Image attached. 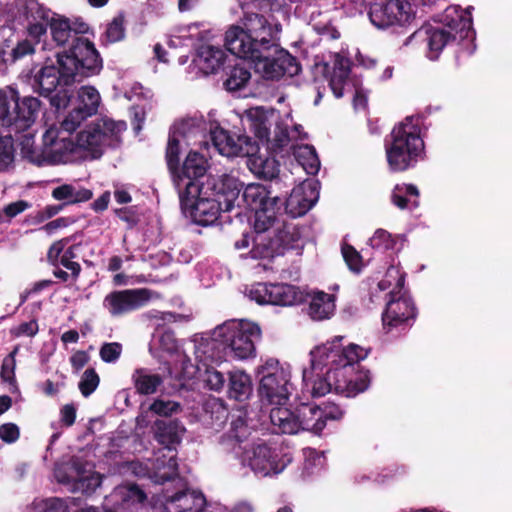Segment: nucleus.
<instances>
[{
	"mask_svg": "<svg viewBox=\"0 0 512 512\" xmlns=\"http://www.w3.org/2000/svg\"><path fill=\"white\" fill-rule=\"evenodd\" d=\"M127 125L124 121L101 118L82 130L76 138L75 146L78 157L98 158L105 146L118 140Z\"/></svg>",
	"mask_w": 512,
	"mask_h": 512,
	"instance_id": "10",
	"label": "nucleus"
},
{
	"mask_svg": "<svg viewBox=\"0 0 512 512\" xmlns=\"http://www.w3.org/2000/svg\"><path fill=\"white\" fill-rule=\"evenodd\" d=\"M99 377L93 369L84 372L79 389L84 396L90 395L98 386Z\"/></svg>",
	"mask_w": 512,
	"mask_h": 512,
	"instance_id": "52",
	"label": "nucleus"
},
{
	"mask_svg": "<svg viewBox=\"0 0 512 512\" xmlns=\"http://www.w3.org/2000/svg\"><path fill=\"white\" fill-rule=\"evenodd\" d=\"M307 303V315L314 321L330 319L336 310V296L318 289H301L284 283H258V305L292 306Z\"/></svg>",
	"mask_w": 512,
	"mask_h": 512,
	"instance_id": "4",
	"label": "nucleus"
},
{
	"mask_svg": "<svg viewBox=\"0 0 512 512\" xmlns=\"http://www.w3.org/2000/svg\"><path fill=\"white\" fill-rule=\"evenodd\" d=\"M310 24L312 28L321 36L335 40L340 37L339 31L332 25L331 19L324 16L321 11L312 13Z\"/></svg>",
	"mask_w": 512,
	"mask_h": 512,
	"instance_id": "44",
	"label": "nucleus"
},
{
	"mask_svg": "<svg viewBox=\"0 0 512 512\" xmlns=\"http://www.w3.org/2000/svg\"><path fill=\"white\" fill-rule=\"evenodd\" d=\"M122 353V346L117 342L105 343L100 348V357L106 363L117 361Z\"/></svg>",
	"mask_w": 512,
	"mask_h": 512,
	"instance_id": "54",
	"label": "nucleus"
},
{
	"mask_svg": "<svg viewBox=\"0 0 512 512\" xmlns=\"http://www.w3.org/2000/svg\"><path fill=\"white\" fill-rule=\"evenodd\" d=\"M405 240L404 234L392 235L387 230L379 228L369 239V244L373 249L387 251L395 249L398 243L402 244Z\"/></svg>",
	"mask_w": 512,
	"mask_h": 512,
	"instance_id": "39",
	"label": "nucleus"
},
{
	"mask_svg": "<svg viewBox=\"0 0 512 512\" xmlns=\"http://www.w3.org/2000/svg\"><path fill=\"white\" fill-rule=\"evenodd\" d=\"M184 433L185 427L179 421L165 422L158 420L155 422L154 437L168 449L169 453H171L170 447L179 443Z\"/></svg>",
	"mask_w": 512,
	"mask_h": 512,
	"instance_id": "32",
	"label": "nucleus"
},
{
	"mask_svg": "<svg viewBox=\"0 0 512 512\" xmlns=\"http://www.w3.org/2000/svg\"><path fill=\"white\" fill-rule=\"evenodd\" d=\"M179 153V139L177 138L176 133H173L169 137L166 150L167 164L172 174L177 169V165L179 162Z\"/></svg>",
	"mask_w": 512,
	"mask_h": 512,
	"instance_id": "51",
	"label": "nucleus"
},
{
	"mask_svg": "<svg viewBox=\"0 0 512 512\" xmlns=\"http://www.w3.org/2000/svg\"><path fill=\"white\" fill-rule=\"evenodd\" d=\"M13 162V141L10 136H0V171Z\"/></svg>",
	"mask_w": 512,
	"mask_h": 512,
	"instance_id": "50",
	"label": "nucleus"
},
{
	"mask_svg": "<svg viewBox=\"0 0 512 512\" xmlns=\"http://www.w3.org/2000/svg\"><path fill=\"white\" fill-rule=\"evenodd\" d=\"M92 191L73 184H63L53 189L52 196L73 204L88 201L92 198Z\"/></svg>",
	"mask_w": 512,
	"mask_h": 512,
	"instance_id": "35",
	"label": "nucleus"
},
{
	"mask_svg": "<svg viewBox=\"0 0 512 512\" xmlns=\"http://www.w3.org/2000/svg\"><path fill=\"white\" fill-rule=\"evenodd\" d=\"M88 116H84L83 112L75 107L72 111L68 113V115L63 119V121L57 125L59 130L65 131L68 135L71 134L81 125L83 121H85Z\"/></svg>",
	"mask_w": 512,
	"mask_h": 512,
	"instance_id": "47",
	"label": "nucleus"
},
{
	"mask_svg": "<svg viewBox=\"0 0 512 512\" xmlns=\"http://www.w3.org/2000/svg\"><path fill=\"white\" fill-rule=\"evenodd\" d=\"M164 458H167V461L157 458L156 463L154 465V475L153 480L156 483H163L165 481L171 480L177 475V462L174 455H163Z\"/></svg>",
	"mask_w": 512,
	"mask_h": 512,
	"instance_id": "40",
	"label": "nucleus"
},
{
	"mask_svg": "<svg viewBox=\"0 0 512 512\" xmlns=\"http://www.w3.org/2000/svg\"><path fill=\"white\" fill-rule=\"evenodd\" d=\"M30 207L27 201L19 200L8 204L0 213V221H10Z\"/></svg>",
	"mask_w": 512,
	"mask_h": 512,
	"instance_id": "53",
	"label": "nucleus"
},
{
	"mask_svg": "<svg viewBox=\"0 0 512 512\" xmlns=\"http://www.w3.org/2000/svg\"><path fill=\"white\" fill-rule=\"evenodd\" d=\"M342 337H336L315 347L310 352L312 372L317 373L313 381L311 394L313 397H322L331 391L345 397H355L366 391L371 383L369 370H357L359 362L367 357L370 350L357 344L341 345Z\"/></svg>",
	"mask_w": 512,
	"mask_h": 512,
	"instance_id": "1",
	"label": "nucleus"
},
{
	"mask_svg": "<svg viewBox=\"0 0 512 512\" xmlns=\"http://www.w3.org/2000/svg\"><path fill=\"white\" fill-rule=\"evenodd\" d=\"M229 385V393L231 397L238 401L247 399L252 393V383L250 377L242 371H235L230 374Z\"/></svg>",
	"mask_w": 512,
	"mask_h": 512,
	"instance_id": "38",
	"label": "nucleus"
},
{
	"mask_svg": "<svg viewBox=\"0 0 512 512\" xmlns=\"http://www.w3.org/2000/svg\"><path fill=\"white\" fill-rule=\"evenodd\" d=\"M368 16L378 29L403 27L413 19L411 6L401 0H386L370 4Z\"/></svg>",
	"mask_w": 512,
	"mask_h": 512,
	"instance_id": "14",
	"label": "nucleus"
},
{
	"mask_svg": "<svg viewBox=\"0 0 512 512\" xmlns=\"http://www.w3.org/2000/svg\"><path fill=\"white\" fill-rule=\"evenodd\" d=\"M16 98V89L10 86L0 89V121L4 126L10 127L11 125V114Z\"/></svg>",
	"mask_w": 512,
	"mask_h": 512,
	"instance_id": "43",
	"label": "nucleus"
},
{
	"mask_svg": "<svg viewBox=\"0 0 512 512\" xmlns=\"http://www.w3.org/2000/svg\"><path fill=\"white\" fill-rule=\"evenodd\" d=\"M181 405L172 400L156 399L149 406V411L162 417H169L180 412Z\"/></svg>",
	"mask_w": 512,
	"mask_h": 512,
	"instance_id": "46",
	"label": "nucleus"
},
{
	"mask_svg": "<svg viewBox=\"0 0 512 512\" xmlns=\"http://www.w3.org/2000/svg\"><path fill=\"white\" fill-rule=\"evenodd\" d=\"M225 46L233 55L254 62L256 39L250 30L240 26L230 27L225 34Z\"/></svg>",
	"mask_w": 512,
	"mask_h": 512,
	"instance_id": "21",
	"label": "nucleus"
},
{
	"mask_svg": "<svg viewBox=\"0 0 512 512\" xmlns=\"http://www.w3.org/2000/svg\"><path fill=\"white\" fill-rule=\"evenodd\" d=\"M392 202L399 208L404 209L408 207L410 200L408 197H414L411 203L414 207L419 205L417 198L419 197V190L413 184H397L392 192Z\"/></svg>",
	"mask_w": 512,
	"mask_h": 512,
	"instance_id": "42",
	"label": "nucleus"
},
{
	"mask_svg": "<svg viewBox=\"0 0 512 512\" xmlns=\"http://www.w3.org/2000/svg\"><path fill=\"white\" fill-rule=\"evenodd\" d=\"M213 147L219 154L226 157L250 155V141L246 136H234L223 128H215L211 132Z\"/></svg>",
	"mask_w": 512,
	"mask_h": 512,
	"instance_id": "23",
	"label": "nucleus"
},
{
	"mask_svg": "<svg viewBox=\"0 0 512 512\" xmlns=\"http://www.w3.org/2000/svg\"><path fill=\"white\" fill-rule=\"evenodd\" d=\"M289 462L290 458L283 455L280 444L258 439V473L264 476L279 474Z\"/></svg>",
	"mask_w": 512,
	"mask_h": 512,
	"instance_id": "19",
	"label": "nucleus"
},
{
	"mask_svg": "<svg viewBox=\"0 0 512 512\" xmlns=\"http://www.w3.org/2000/svg\"><path fill=\"white\" fill-rule=\"evenodd\" d=\"M258 189V224H275L278 222L283 203L278 196H272L271 184H259Z\"/></svg>",
	"mask_w": 512,
	"mask_h": 512,
	"instance_id": "27",
	"label": "nucleus"
},
{
	"mask_svg": "<svg viewBox=\"0 0 512 512\" xmlns=\"http://www.w3.org/2000/svg\"><path fill=\"white\" fill-rule=\"evenodd\" d=\"M179 197L183 213L189 214L194 224H212L214 219L201 217H215L222 205V200L213 197L204 189V184L200 187L196 181H188L186 190L180 191Z\"/></svg>",
	"mask_w": 512,
	"mask_h": 512,
	"instance_id": "12",
	"label": "nucleus"
},
{
	"mask_svg": "<svg viewBox=\"0 0 512 512\" xmlns=\"http://www.w3.org/2000/svg\"><path fill=\"white\" fill-rule=\"evenodd\" d=\"M112 496L121 500V508L127 509L130 506L142 503L146 496L136 485L122 486L115 489Z\"/></svg>",
	"mask_w": 512,
	"mask_h": 512,
	"instance_id": "41",
	"label": "nucleus"
},
{
	"mask_svg": "<svg viewBox=\"0 0 512 512\" xmlns=\"http://www.w3.org/2000/svg\"><path fill=\"white\" fill-rule=\"evenodd\" d=\"M15 368H16V360H13L12 356H7L4 358L0 377L3 381L8 382L9 384H15Z\"/></svg>",
	"mask_w": 512,
	"mask_h": 512,
	"instance_id": "56",
	"label": "nucleus"
},
{
	"mask_svg": "<svg viewBox=\"0 0 512 512\" xmlns=\"http://www.w3.org/2000/svg\"><path fill=\"white\" fill-rule=\"evenodd\" d=\"M38 509L40 512H77L72 510L66 500L60 498L42 500L38 503Z\"/></svg>",
	"mask_w": 512,
	"mask_h": 512,
	"instance_id": "49",
	"label": "nucleus"
},
{
	"mask_svg": "<svg viewBox=\"0 0 512 512\" xmlns=\"http://www.w3.org/2000/svg\"><path fill=\"white\" fill-rule=\"evenodd\" d=\"M341 252L348 268L355 273H359L363 266L360 253L352 245L347 243L342 245Z\"/></svg>",
	"mask_w": 512,
	"mask_h": 512,
	"instance_id": "48",
	"label": "nucleus"
},
{
	"mask_svg": "<svg viewBox=\"0 0 512 512\" xmlns=\"http://www.w3.org/2000/svg\"><path fill=\"white\" fill-rule=\"evenodd\" d=\"M206 505L204 495L195 490L178 492L166 499L165 512H203Z\"/></svg>",
	"mask_w": 512,
	"mask_h": 512,
	"instance_id": "25",
	"label": "nucleus"
},
{
	"mask_svg": "<svg viewBox=\"0 0 512 512\" xmlns=\"http://www.w3.org/2000/svg\"><path fill=\"white\" fill-rule=\"evenodd\" d=\"M34 44L30 40L20 41L12 50L14 60L21 59L27 55L34 53Z\"/></svg>",
	"mask_w": 512,
	"mask_h": 512,
	"instance_id": "61",
	"label": "nucleus"
},
{
	"mask_svg": "<svg viewBox=\"0 0 512 512\" xmlns=\"http://www.w3.org/2000/svg\"><path fill=\"white\" fill-rule=\"evenodd\" d=\"M301 234L298 226H281L275 237L269 242L265 256L273 257L275 254H283L286 249H296L300 247Z\"/></svg>",
	"mask_w": 512,
	"mask_h": 512,
	"instance_id": "29",
	"label": "nucleus"
},
{
	"mask_svg": "<svg viewBox=\"0 0 512 512\" xmlns=\"http://www.w3.org/2000/svg\"><path fill=\"white\" fill-rule=\"evenodd\" d=\"M15 17L26 23L28 35L39 40L45 35L52 12L38 0H15L13 3Z\"/></svg>",
	"mask_w": 512,
	"mask_h": 512,
	"instance_id": "15",
	"label": "nucleus"
},
{
	"mask_svg": "<svg viewBox=\"0 0 512 512\" xmlns=\"http://www.w3.org/2000/svg\"><path fill=\"white\" fill-rule=\"evenodd\" d=\"M269 424L271 432L277 435H294L300 431L320 435L325 428L320 406L311 403H300L294 409L276 407L270 411Z\"/></svg>",
	"mask_w": 512,
	"mask_h": 512,
	"instance_id": "9",
	"label": "nucleus"
},
{
	"mask_svg": "<svg viewBox=\"0 0 512 512\" xmlns=\"http://www.w3.org/2000/svg\"><path fill=\"white\" fill-rule=\"evenodd\" d=\"M256 324L248 320H232L218 326L214 332L215 340L223 343L239 359H245L254 352Z\"/></svg>",
	"mask_w": 512,
	"mask_h": 512,
	"instance_id": "11",
	"label": "nucleus"
},
{
	"mask_svg": "<svg viewBox=\"0 0 512 512\" xmlns=\"http://www.w3.org/2000/svg\"><path fill=\"white\" fill-rule=\"evenodd\" d=\"M75 247H70L67 251H65V253L62 255L61 259H60V263L65 267L67 268L68 270L71 271L72 273V276L74 278H77L79 273H80V265L77 263V262H74L72 261L71 259L75 257L74 253H73V249Z\"/></svg>",
	"mask_w": 512,
	"mask_h": 512,
	"instance_id": "60",
	"label": "nucleus"
},
{
	"mask_svg": "<svg viewBox=\"0 0 512 512\" xmlns=\"http://www.w3.org/2000/svg\"><path fill=\"white\" fill-rule=\"evenodd\" d=\"M389 296L390 299L382 314L383 327L387 332L402 325H409L417 316V308L409 295L392 290Z\"/></svg>",
	"mask_w": 512,
	"mask_h": 512,
	"instance_id": "16",
	"label": "nucleus"
},
{
	"mask_svg": "<svg viewBox=\"0 0 512 512\" xmlns=\"http://www.w3.org/2000/svg\"><path fill=\"white\" fill-rule=\"evenodd\" d=\"M151 298L148 289L113 291L105 296L103 305L112 316H121L143 307Z\"/></svg>",
	"mask_w": 512,
	"mask_h": 512,
	"instance_id": "18",
	"label": "nucleus"
},
{
	"mask_svg": "<svg viewBox=\"0 0 512 512\" xmlns=\"http://www.w3.org/2000/svg\"><path fill=\"white\" fill-rule=\"evenodd\" d=\"M297 162L309 175H316L320 169V160L312 145H300L293 152Z\"/></svg>",
	"mask_w": 512,
	"mask_h": 512,
	"instance_id": "37",
	"label": "nucleus"
},
{
	"mask_svg": "<svg viewBox=\"0 0 512 512\" xmlns=\"http://www.w3.org/2000/svg\"><path fill=\"white\" fill-rule=\"evenodd\" d=\"M325 78L329 80V86L336 98L343 96V89L350 74V62L348 59L337 55L334 61L332 72L328 63L317 65Z\"/></svg>",
	"mask_w": 512,
	"mask_h": 512,
	"instance_id": "28",
	"label": "nucleus"
},
{
	"mask_svg": "<svg viewBox=\"0 0 512 512\" xmlns=\"http://www.w3.org/2000/svg\"><path fill=\"white\" fill-rule=\"evenodd\" d=\"M204 381L211 390L215 391L221 390L225 383L223 374L215 369L206 370Z\"/></svg>",
	"mask_w": 512,
	"mask_h": 512,
	"instance_id": "57",
	"label": "nucleus"
},
{
	"mask_svg": "<svg viewBox=\"0 0 512 512\" xmlns=\"http://www.w3.org/2000/svg\"><path fill=\"white\" fill-rule=\"evenodd\" d=\"M420 125V117L407 116L386 136L385 156L391 173H404L414 169L425 159V143L421 137Z\"/></svg>",
	"mask_w": 512,
	"mask_h": 512,
	"instance_id": "5",
	"label": "nucleus"
},
{
	"mask_svg": "<svg viewBox=\"0 0 512 512\" xmlns=\"http://www.w3.org/2000/svg\"><path fill=\"white\" fill-rule=\"evenodd\" d=\"M88 359L89 357L84 351H77L71 356L70 362L73 368L78 371L86 365Z\"/></svg>",
	"mask_w": 512,
	"mask_h": 512,
	"instance_id": "64",
	"label": "nucleus"
},
{
	"mask_svg": "<svg viewBox=\"0 0 512 512\" xmlns=\"http://www.w3.org/2000/svg\"><path fill=\"white\" fill-rule=\"evenodd\" d=\"M204 189L219 200L223 198L225 211L231 209L233 202L239 195L235 179L227 175L209 176L204 183Z\"/></svg>",
	"mask_w": 512,
	"mask_h": 512,
	"instance_id": "26",
	"label": "nucleus"
},
{
	"mask_svg": "<svg viewBox=\"0 0 512 512\" xmlns=\"http://www.w3.org/2000/svg\"><path fill=\"white\" fill-rule=\"evenodd\" d=\"M320 410L321 420L325 424L328 420H340L344 415V411L340 408V406L332 402L324 403L322 406H320Z\"/></svg>",
	"mask_w": 512,
	"mask_h": 512,
	"instance_id": "55",
	"label": "nucleus"
},
{
	"mask_svg": "<svg viewBox=\"0 0 512 512\" xmlns=\"http://www.w3.org/2000/svg\"><path fill=\"white\" fill-rule=\"evenodd\" d=\"M268 51L258 48V74L265 80H279L283 76H296L301 66L296 57L292 56L281 45L274 44Z\"/></svg>",
	"mask_w": 512,
	"mask_h": 512,
	"instance_id": "13",
	"label": "nucleus"
},
{
	"mask_svg": "<svg viewBox=\"0 0 512 512\" xmlns=\"http://www.w3.org/2000/svg\"><path fill=\"white\" fill-rule=\"evenodd\" d=\"M457 6L447 7L442 16L444 27H434L424 25L414 31L406 40L405 44L412 41H423L426 43L430 60L438 59L440 53L452 41L473 40L475 30L473 29V20L469 12Z\"/></svg>",
	"mask_w": 512,
	"mask_h": 512,
	"instance_id": "6",
	"label": "nucleus"
},
{
	"mask_svg": "<svg viewBox=\"0 0 512 512\" xmlns=\"http://www.w3.org/2000/svg\"><path fill=\"white\" fill-rule=\"evenodd\" d=\"M76 419V408L73 404H66L60 410L61 422L69 427L72 426Z\"/></svg>",
	"mask_w": 512,
	"mask_h": 512,
	"instance_id": "63",
	"label": "nucleus"
},
{
	"mask_svg": "<svg viewBox=\"0 0 512 512\" xmlns=\"http://www.w3.org/2000/svg\"><path fill=\"white\" fill-rule=\"evenodd\" d=\"M225 58L226 54L222 49L211 45H202L198 49L194 62L203 73L210 74L222 67Z\"/></svg>",
	"mask_w": 512,
	"mask_h": 512,
	"instance_id": "31",
	"label": "nucleus"
},
{
	"mask_svg": "<svg viewBox=\"0 0 512 512\" xmlns=\"http://www.w3.org/2000/svg\"><path fill=\"white\" fill-rule=\"evenodd\" d=\"M20 436L19 428L14 423H6L0 426V439L6 443H13Z\"/></svg>",
	"mask_w": 512,
	"mask_h": 512,
	"instance_id": "59",
	"label": "nucleus"
},
{
	"mask_svg": "<svg viewBox=\"0 0 512 512\" xmlns=\"http://www.w3.org/2000/svg\"><path fill=\"white\" fill-rule=\"evenodd\" d=\"M258 400L260 409L258 411V431L264 430L269 423L270 411L276 407H286L291 395V375L288 369L284 368L278 359L267 358L263 364L258 366ZM266 430H269L267 427Z\"/></svg>",
	"mask_w": 512,
	"mask_h": 512,
	"instance_id": "7",
	"label": "nucleus"
},
{
	"mask_svg": "<svg viewBox=\"0 0 512 512\" xmlns=\"http://www.w3.org/2000/svg\"><path fill=\"white\" fill-rule=\"evenodd\" d=\"M132 381L137 393L150 395L157 391L164 379L159 374L152 373L149 369L138 368L132 374Z\"/></svg>",
	"mask_w": 512,
	"mask_h": 512,
	"instance_id": "33",
	"label": "nucleus"
},
{
	"mask_svg": "<svg viewBox=\"0 0 512 512\" xmlns=\"http://www.w3.org/2000/svg\"><path fill=\"white\" fill-rule=\"evenodd\" d=\"M40 110L41 101L37 97L25 96L20 98L17 92V98L12 109L10 127L15 132L27 130L35 123Z\"/></svg>",
	"mask_w": 512,
	"mask_h": 512,
	"instance_id": "20",
	"label": "nucleus"
},
{
	"mask_svg": "<svg viewBox=\"0 0 512 512\" xmlns=\"http://www.w3.org/2000/svg\"><path fill=\"white\" fill-rule=\"evenodd\" d=\"M258 48L264 49L277 44L280 45L281 24H269L264 16L258 14ZM267 49H265L266 51Z\"/></svg>",
	"mask_w": 512,
	"mask_h": 512,
	"instance_id": "36",
	"label": "nucleus"
},
{
	"mask_svg": "<svg viewBox=\"0 0 512 512\" xmlns=\"http://www.w3.org/2000/svg\"><path fill=\"white\" fill-rule=\"evenodd\" d=\"M48 25H50L53 40L59 46L72 41L71 49L77 39H86L85 37L78 36V33H84L87 31L88 27L85 23H81L77 29L72 28L68 20L63 18H54V14L52 13V19L49 21Z\"/></svg>",
	"mask_w": 512,
	"mask_h": 512,
	"instance_id": "30",
	"label": "nucleus"
},
{
	"mask_svg": "<svg viewBox=\"0 0 512 512\" xmlns=\"http://www.w3.org/2000/svg\"><path fill=\"white\" fill-rule=\"evenodd\" d=\"M251 78V73L241 67H235L227 80L225 81L224 85L227 90L229 91H237L244 87V85L249 81Z\"/></svg>",
	"mask_w": 512,
	"mask_h": 512,
	"instance_id": "45",
	"label": "nucleus"
},
{
	"mask_svg": "<svg viewBox=\"0 0 512 512\" xmlns=\"http://www.w3.org/2000/svg\"><path fill=\"white\" fill-rule=\"evenodd\" d=\"M55 477L58 482L75 485L76 490L92 492L101 484V477L94 473L89 464L79 459H72L71 462L55 470Z\"/></svg>",
	"mask_w": 512,
	"mask_h": 512,
	"instance_id": "17",
	"label": "nucleus"
},
{
	"mask_svg": "<svg viewBox=\"0 0 512 512\" xmlns=\"http://www.w3.org/2000/svg\"><path fill=\"white\" fill-rule=\"evenodd\" d=\"M290 142L288 125L275 108L258 106V179L279 182L277 156Z\"/></svg>",
	"mask_w": 512,
	"mask_h": 512,
	"instance_id": "3",
	"label": "nucleus"
},
{
	"mask_svg": "<svg viewBox=\"0 0 512 512\" xmlns=\"http://www.w3.org/2000/svg\"><path fill=\"white\" fill-rule=\"evenodd\" d=\"M38 324L35 320H31L29 322H25L20 324L18 327L12 330V333L19 337V336H28L33 337L38 332Z\"/></svg>",
	"mask_w": 512,
	"mask_h": 512,
	"instance_id": "62",
	"label": "nucleus"
},
{
	"mask_svg": "<svg viewBox=\"0 0 512 512\" xmlns=\"http://www.w3.org/2000/svg\"><path fill=\"white\" fill-rule=\"evenodd\" d=\"M102 67L94 44L79 38L71 49L57 53V65L46 63L35 72L33 87L40 95L50 97V104L57 110L64 109L70 101L66 87L99 74Z\"/></svg>",
	"mask_w": 512,
	"mask_h": 512,
	"instance_id": "2",
	"label": "nucleus"
},
{
	"mask_svg": "<svg viewBox=\"0 0 512 512\" xmlns=\"http://www.w3.org/2000/svg\"><path fill=\"white\" fill-rule=\"evenodd\" d=\"M107 40L111 43L120 41L124 37L123 22L121 19L115 18L106 29Z\"/></svg>",
	"mask_w": 512,
	"mask_h": 512,
	"instance_id": "58",
	"label": "nucleus"
},
{
	"mask_svg": "<svg viewBox=\"0 0 512 512\" xmlns=\"http://www.w3.org/2000/svg\"><path fill=\"white\" fill-rule=\"evenodd\" d=\"M101 96L93 86H82L77 93V108L84 116L91 117L98 112Z\"/></svg>",
	"mask_w": 512,
	"mask_h": 512,
	"instance_id": "34",
	"label": "nucleus"
},
{
	"mask_svg": "<svg viewBox=\"0 0 512 512\" xmlns=\"http://www.w3.org/2000/svg\"><path fill=\"white\" fill-rule=\"evenodd\" d=\"M208 163L204 155L198 152H190L183 164L182 170L176 169L173 175V182L175 187L180 191L186 190L188 181H195V179L204 176L207 171Z\"/></svg>",
	"mask_w": 512,
	"mask_h": 512,
	"instance_id": "24",
	"label": "nucleus"
},
{
	"mask_svg": "<svg viewBox=\"0 0 512 512\" xmlns=\"http://www.w3.org/2000/svg\"><path fill=\"white\" fill-rule=\"evenodd\" d=\"M319 192L316 184L309 182L292 190L285 201V212L291 218L305 215L317 202Z\"/></svg>",
	"mask_w": 512,
	"mask_h": 512,
	"instance_id": "22",
	"label": "nucleus"
},
{
	"mask_svg": "<svg viewBox=\"0 0 512 512\" xmlns=\"http://www.w3.org/2000/svg\"><path fill=\"white\" fill-rule=\"evenodd\" d=\"M32 138L25 137L21 153L31 163L38 166L67 163L78 157L75 142L57 124L46 129L42 136V147L32 146Z\"/></svg>",
	"mask_w": 512,
	"mask_h": 512,
	"instance_id": "8",
	"label": "nucleus"
}]
</instances>
